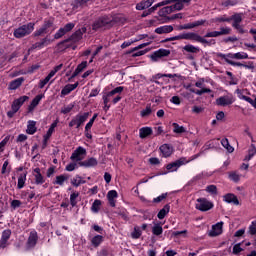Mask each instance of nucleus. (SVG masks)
<instances>
[{
    "instance_id": "obj_1",
    "label": "nucleus",
    "mask_w": 256,
    "mask_h": 256,
    "mask_svg": "<svg viewBox=\"0 0 256 256\" xmlns=\"http://www.w3.org/2000/svg\"><path fill=\"white\" fill-rule=\"evenodd\" d=\"M189 3H191V0H177V3L172 6L163 7L158 12L159 17H162L161 19H158V21H161V23H169L171 18L167 15H171L173 11H181L183 7L189 5Z\"/></svg>"
},
{
    "instance_id": "obj_2",
    "label": "nucleus",
    "mask_w": 256,
    "mask_h": 256,
    "mask_svg": "<svg viewBox=\"0 0 256 256\" xmlns=\"http://www.w3.org/2000/svg\"><path fill=\"white\" fill-rule=\"evenodd\" d=\"M181 39L196 41L197 43H201L202 45H204V47H211L212 45H216L217 43L215 39L207 40L205 38H202L201 35L193 32L183 33V34H179L177 36L171 37L172 41H181Z\"/></svg>"
},
{
    "instance_id": "obj_3",
    "label": "nucleus",
    "mask_w": 256,
    "mask_h": 256,
    "mask_svg": "<svg viewBox=\"0 0 256 256\" xmlns=\"http://www.w3.org/2000/svg\"><path fill=\"white\" fill-rule=\"evenodd\" d=\"M32 31H35V23L30 22L27 24H23L18 28H15L13 32V36L16 39H23V37H27L28 35H31Z\"/></svg>"
},
{
    "instance_id": "obj_4",
    "label": "nucleus",
    "mask_w": 256,
    "mask_h": 256,
    "mask_svg": "<svg viewBox=\"0 0 256 256\" xmlns=\"http://www.w3.org/2000/svg\"><path fill=\"white\" fill-rule=\"evenodd\" d=\"M198 157H201V153L191 156V158L189 160H187V158L182 157V158L168 164L166 166V169H167V171H169V173H173L174 171H177L179 169V167H181L183 165H187V163H191V161H195V159H198Z\"/></svg>"
},
{
    "instance_id": "obj_5",
    "label": "nucleus",
    "mask_w": 256,
    "mask_h": 256,
    "mask_svg": "<svg viewBox=\"0 0 256 256\" xmlns=\"http://www.w3.org/2000/svg\"><path fill=\"white\" fill-rule=\"evenodd\" d=\"M87 33V28L82 27L81 29L77 30L74 34H72L68 39L60 42L58 45L59 47H65L67 48L68 46H65V43H77L78 41H81L83 39V34Z\"/></svg>"
},
{
    "instance_id": "obj_6",
    "label": "nucleus",
    "mask_w": 256,
    "mask_h": 256,
    "mask_svg": "<svg viewBox=\"0 0 256 256\" xmlns=\"http://www.w3.org/2000/svg\"><path fill=\"white\" fill-rule=\"evenodd\" d=\"M89 112H84L82 114H77L72 120L69 122V127H75L76 129H79L85 121L89 119Z\"/></svg>"
},
{
    "instance_id": "obj_7",
    "label": "nucleus",
    "mask_w": 256,
    "mask_h": 256,
    "mask_svg": "<svg viewBox=\"0 0 256 256\" xmlns=\"http://www.w3.org/2000/svg\"><path fill=\"white\" fill-rule=\"evenodd\" d=\"M233 103H235V97L233 94L220 96L216 99V105H218V107H229V105H233Z\"/></svg>"
},
{
    "instance_id": "obj_8",
    "label": "nucleus",
    "mask_w": 256,
    "mask_h": 256,
    "mask_svg": "<svg viewBox=\"0 0 256 256\" xmlns=\"http://www.w3.org/2000/svg\"><path fill=\"white\" fill-rule=\"evenodd\" d=\"M85 155H87V150L81 146H79L71 155V161L75 163H83L85 159Z\"/></svg>"
},
{
    "instance_id": "obj_9",
    "label": "nucleus",
    "mask_w": 256,
    "mask_h": 256,
    "mask_svg": "<svg viewBox=\"0 0 256 256\" xmlns=\"http://www.w3.org/2000/svg\"><path fill=\"white\" fill-rule=\"evenodd\" d=\"M195 208L198 209V211H210V209H213V204L206 198H198Z\"/></svg>"
},
{
    "instance_id": "obj_10",
    "label": "nucleus",
    "mask_w": 256,
    "mask_h": 256,
    "mask_svg": "<svg viewBox=\"0 0 256 256\" xmlns=\"http://www.w3.org/2000/svg\"><path fill=\"white\" fill-rule=\"evenodd\" d=\"M124 90H125V87H123V86H118V87L114 88L113 90H111L110 92L105 93V94L102 96L104 105H107V103H110V102H111V98H112L114 95H121V93H123Z\"/></svg>"
},
{
    "instance_id": "obj_11",
    "label": "nucleus",
    "mask_w": 256,
    "mask_h": 256,
    "mask_svg": "<svg viewBox=\"0 0 256 256\" xmlns=\"http://www.w3.org/2000/svg\"><path fill=\"white\" fill-rule=\"evenodd\" d=\"M110 23H111V19H109V17H107V16L100 17L93 22L92 30L99 31V29H103V27L110 25Z\"/></svg>"
},
{
    "instance_id": "obj_12",
    "label": "nucleus",
    "mask_w": 256,
    "mask_h": 256,
    "mask_svg": "<svg viewBox=\"0 0 256 256\" xmlns=\"http://www.w3.org/2000/svg\"><path fill=\"white\" fill-rule=\"evenodd\" d=\"M53 27V21L45 20L44 24L34 32V37H41V35H47L49 29Z\"/></svg>"
},
{
    "instance_id": "obj_13",
    "label": "nucleus",
    "mask_w": 256,
    "mask_h": 256,
    "mask_svg": "<svg viewBox=\"0 0 256 256\" xmlns=\"http://www.w3.org/2000/svg\"><path fill=\"white\" fill-rule=\"evenodd\" d=\"M61 69H63V64H60L58 66H56L47 76L45 79L40 80L39 83V88L43 89V87H45L47 85V83H49V81H51L52 77H55L56 73H58V71H61Z\"/></svg>"
},
{
    "instance_id": "obj_14",
    "label": "nucleus",
    "mask_w": 256,
    "mask_h": 256,
    "mask_svg": "<svg viewBox=\"0 0 256 256\" xmlns=\"http://www.w3.org/2000/svg\"><path fill=\"white\" fill-rule=\"evenodd\" d=\"M220 57L224 59V61H227V59H249V55L245 52H238V53H229V54H221Z\"/></svg>"
},
{
    "instance_id": "obj_15",
    "label": "nucleus",
    "mask_w": 256,
    "mask_h": 256,
    "mask_svg": "<svg viewBox=\"0 0 256 256\" xmlns=\"http://www.w3.org/2000/svg\"><path fill=\"white\" fill-rule=\"evenodd\" d=\"M169 55H171V50L168 49H159L155 52H153V54L150 56V58L152 59V61H159V59H162V57H169Z\"/></svg>"
},
{
    "instance_id": "obj_16",
    "label": "nucleus",
    "mask_w": 256,
    "mask_h": 256,
    "mask_svg": "<svg viewBox=\"0 0 256 256\" xmlns=\"http://www.w3.org/2000/svg\"><path fill=\"white\" fill-rule=\"evenodd\" d=\"M58 123H59V120H56L55 122H53L50 128L48 129L46 135H44L42 149H45L47 147V141L51 139V136L53 135V132L55 131V127H57Z\"/></svg>"
},
{
    "instance_id": "obj_17",
    "label": "nucleus",
    "mask_w": 256,
    "mask_h": 256,
    "mask_svg": "<svg viewBox=\"0 0 256 256\" xmlns=\"http://www.w3.org/2000/svg\"><path fill=\"white\" fill-rule=\"evenodd\" d=\"M33 177L35 185H43V183H45V177H43V174H41L40 168L34 169Z\"/></svg>"
},
{
    "instance_id": "obj_18",
    "label": "nucleus",
    "mask_w": 256,
    "mask_h": 256,
    "mask_svg": "<svg viewBox=\"0 0 256 256\" xmlns=\"http://www.w3.org/2000/svg\"><path fill=\"white\" fill-rule=\"evenodd\" d=\"M223 233V222H218L212 226V230L210 231V237H217Z\"/></svg>"
},
{
    "instance_id": "obj_19",
    "label": "nucleus",
    "mask_w": 256,
    "mask_h": 256,
    "mask_svg": "<svg viewBox=\"0 0 256 256\" xmlns=\"http://www.w3.org/2000/svg\"><path fill=\"white\" fill-rule=\"evenodd\" d=\"M24 82H25V78L23 77L17 78L9 83L8 89L10 91H16V89H19V87H21V85H23Z\"/></svg>"
},
{
    "instance_id": "obj_20",
    "label": "nucleus",
    "mask_w": 256,
    "mask_h": 256,
    "mask_svg": "<svg viewBox=\"0 0 256 256\" xmlns=\"http://www.w3.org/2000/svg\"><path fill=\"white\" fill-rule=\"evenodd\" d=\"M98 164L99 162L97 161V158H93V157L78 163L80 167H86V168L97 167Z\"/></svg>"
},
{
    "instance_id": "obj_21",
    "label": "nucleus",
    "mask_w": 256,
    "mask_h": 256,
    "mask_svg": "<svg viewBox=\"0 0 256 256\" xmlns=\"http://www.w3.org/2000/svg\"><path fill=\"white\" fill-rule=\"evenodd\" d=\"M11 237V230L7 229L2 232V237L0 240V247L2 249H5L7 247V242L9 241Z\"/></svg>"
},
{
    "instance_id": "obj_22",
    "label": "nucleus",
    "mask_w": 256,
    "mask_h": 256,
    "mask_svg": "<svg viewBox=\"0 0 256 256\" xmlns=\"http://www.w3.org/2000/svg\"><path fill=\"white\" fill-rule=\"evenodd\" d=\"M155 3V0H143L140 3L136 4L137 11H143L144 9H149L151 5Z\"/></svg>"
},
{
    "instance_id": "obj_23",
    "label": "nucleus",
    "mask_w": 256,
    "mask_h": 256,
    "mask_svg": "<svg viewBox=\"0 0 256 256\" xmlns=\"http://www.w3.org/2000/svg\"><path fill=\"white\" fill-rule=\"evenodd\" d=\"M160 151L163 157H171V155H173V147L169 144H163L160 146Z\"/></svg>"
},
{
    "instance_id": "obj_24",
    "label": "nucleus",
    "mask_w": 256,
    "mask_h": 256,
    "mask_svg": "<svg viewBox=\"0 0 256 256\" xmlns=\"http://www.w3.org/2000/svg\"><path fill=\"white\" fill-rule=\"evenodd\" d=\"M38 239H39V236H37V232H31L28 237V241H27L28 247L30 249H33V247H35V245H37Z\"/></svg>"
},
{
    "instance_id": "obj_25",
    "label": "nucleus",
    "mask_w": 256,
    "mask_h": 256,
    "mask_svg": "<svg viewBox=\"0 0 256 256\" xmlns=\"http://www.w3.org/2000/svg\"><path fill=\"white\" fill-rule=\"evenodd\" d=\"M66 181H69V175L61 174L56 176L55 181L53 182V185H59L60 187H63Z\"/></svg>"
},
{
    "instance_id": "obj_26",
    "label": "nucleus",
    "mask_w": 256,
    "mask_h": 256,
    "mask_svg": "<svg viewBox=\"0 0 256 256\" xmlns=\"http://www.w3.org/2000/svg\"><path fill=\"white\" fill-rule=\"evenodd\" d=\"M79 87V82H76L74 84H67L62 90L61 95L65 97V95H69L71 91H75V88Z\"/></svg>"
},
{
    "instance_id": "obj_27",
    "label": "nucleus",
    "mask_w": 256,
    "mask_h": 256,
    "mask_svg": "<svg viewBox=\"0 0 256 256\" xmlns=\"http://www.w3.org/2000/svg\"><path fill=\"white\" fill-rule=\"evenodd\" d=\"M225 203H233V205H239V199L235 194L228 193L223 197Z\"/></svg>"
},
{
    "instance_id": "obj_28",
    "label": "nucleus",
    "mask_w": 256,
    "mask_h": 256,
    "mask_svg": "<svg viewBox=\"0 0 256 256\" xmlns=\"http://www.w3.org/2000/svg\"><path fill=\"white\" fill-rule=\"evenodd\" d=\"M172 31H173V26L172 25L160 26V27L155 29V33H157L158 35L171 33Z\"/></svg>"
},
{
    "instance_id": "obj_29",
    "label": "nucleus",
    "mask_w": 256,
    "mask_h": 256,
    "mask_svg": "<svg viewBox=\"0 0 256 256\" xmlns=\"http://www.w3.org/2000/svg\"><path fill=\"white\" fill-rule=\"evenodd\" d=\"M25 101H29V96H21L18 99L14 100L12 103V107H16L17 110L19 111V109H21Z\"/></svg>"
},
{
    "instance_id": "obj_30",
    "label": "nucleus",
    "mask_w": 256,
    "mask_h": 256,
    "mask_svg": "<svg viewBox=\"0 0 256 256\" xmlns=\"http://www.w3.org/2000/svg\"><path fill=\"white\" fill-rule=\"evenodd\" d=\"M149 135H153V129L151 127H142L139 130L140 139H145L149 137Z\"/></svg>"
},
{
    "instance_id": "obj_31",
    "label": "nucleus",
    "mask_w": 256,
    "mask_h": 256,
    "mask_svg": "<svg viewBox=\"0 0 256 256\" xmlns=\"http://www.w3.org/2000/svg\"><path fill=\"white\" fill-rule=\"evenodd\" d=\"M37 122L33 121V120H29L28 121V125H27V130L26 133H28V135H35V133H37Z\"/></svg>"
},
{
    "instance_id": "obj_32",
    "label": "nucleus",
    "mask_w": 256,
    "mask_h": 256,
    "mask_svg": "<svg viewBox=\"0 0 256 256\" xmlns=\"http://www.w3.org/2000/svg\"><path fill=\"white\" fill-rule=\"evenodd\" d=\"M71 185H73V187H79L80 185H85V183H87L85 180H83V178L79 175H76L75 177H73L71 179Z\"/></svg>"
},
{
    "instance_id": "obj_33",
    "label": "nucleus",
    "mask_w": 256,
    "mask_h": 256,
    "mask_svg": "<svg viewBox=\"0 0 256 256\" xmlns=\"http://www.w3.org/2000/svg\"><path fill=\"white\" fill-rule=\"evenodd\" d=\"M27 181V172H23L18 177L17 189H23L25 182Z\"/></svg>"
},
{
    "instance_id": "obj_34",
    "label": "nucleus",
    "mask_w": 256,
    "mask_h": 256,
    "mask_svg": "<svg viewBox=\"0 0 256 256\" xmlns=\"http://www.w3.org/2000/svg\"><path fill=\"white\" fill-rule=\"evenodd\" d=\"M44 95L43 94H40V95H37L33 100L32 102L30 103L28 109L29 111H33V109H35V107H37V105H39V103H41V99H43Z\"/></svg>"
},
{
    "instance_id": "obj_35",
    "label": "nucleus",
    "mask_w": 256,
    "mask_h": 256,
    "mask_svg": "<svg viewBox=\"0 0 256 256\" xmlns=\"http://www.w3.org/2000/svg\"><path fill=\"white\" fill-rule=\"evenodd\" d=\"M49 45V39L43 38L40 42H36L32 45L31 49H43Z\"/></svg>"
},
{
    "instance_id": "obj_36",
    "label": "nucleus",
    "mask_w": 256,
    "mask_h": 256,
    "mask_svg": "<svg viewBox=\"0 0 256 256\" xmlns=\"http://www.w3.org/2000/svg\"><path fill=\"white\" fill-rule=\"evenodd\" d=\"M255 155H256L255 144H251L250 148L248 149V155L245 156L244 161H251V159H253Z\"/></svg>"
},
{
    "instance_id": "obj_37",
    "label": "nucleus",
    "mask_w": 256,
    "mask_h": 256,
    "mask_svg": "<svg viewBox=\"0 0 256 256\" xmlns=\"http://www.w3.org/2000/svg\"><path fill=\"white\" fill-rule=\"evenodd\" d=\"M221 145L228 151V153H233V151H235V148L229 144V139L227 138L221 140Z\"/></svg>"
},
{
    "instance_id": "obj_38",
    "label": "nucleus",
    "mask_w": 256,
    "mask_h": 256,
    "mask_svg": "<svg viewBox=\"0 0 256 256\" xmlns=\"http://www.w3.org/2000/svg\"><path fill=\"white\" fill-rule=\"evenodd\" d=\"M103 243V236L102 235H96L91 239V245L93 247H99Z\"/></svg>"
},
{
    "instance_id": "obj_39",
    "label": "nucleus",
    "mask_w": 256,
    "mask_h": 256,
    "mask_svg": "<svg viewBox=\"0 0 256 256\" xmlns=\"http://www.w3.org/2000/svg\"><path fill=\"white\" fill-rule=\"evenodd\" d=\"M170 206L166 204L159 212H158V219H165L166 215L169 213Z\"/></svg>"
},
{
    "instance_id": "obj_40",
    "label": "nucleus",
    "mask_w": 256,
    "mask_h": 256,
    "mask_svg": "<svg viewBox=\"0 0 256 256\" xmlns=\"http://www.w3.org/2000/svg\"><path fill=\"white\" fill-rule=\"evenodd\" d=\"M100 209H101V200L96 199L91 206V211L92 213H97L98 211H100Z\"/></svg>"
},
{
    "instance_id": "obj_41",
    "label": "nucleus",
    "mask_w": 256,
    "mask_h": 256,
    "mask_svg": "<svg viewBox=\"0 0 256 256\" xmlns=\"http://www.w3.org/2000/svg\"><path fill=\"white\" fill-rule=\"evenodd\" d=\"M153 235H156V237H159V235H163V227H161L159 224H155L152 228Z\"/></svg>"
},
{
    "instance_id": "obj_42",
    "label": "nucleus",
    "mask_w": 256,
    "mask_h": 256,
    "mask_svg": "<svg viewBox=\"0 0 256 256\" xmlns=\"http://www.w3.org/2000/svg\"><path fill=\"white\" fill-rule=\"evenodd\" d=\"M183 49L184 51H187V53H199V47H195L191 44L185 45Z\"/></svg>"
},
{
    "instance_id": "obj_43",
    "label": "nucleus",
    "mask_w": 256,
    "mask_h": 256,
    "mask_svg": "<svg viewBox=\"0 0 256 256\" xmlns=\"http://www.w3.org/2000/svg\"><path fill=\"white\" fill-rule=\"evenodd\" d=\"M172 126H173V131H174V133L181 134V133H186V132H187V130L185 129V127L180 126V125L177 124V123H173Z\"/></svg>"
},
{
    "instance_id": "obj_44",
    "label": "nucleus",
    "mask_w": 256,
    "mask_h": 256,
    "mask_svg": "<svg viewBox=\"0 0 256 256\" xmlns=\"http://www.w3.org/2000/svg\"><path fill=\"white\" fill-rule=\"evenodd\" d=\"M203 177H209V174L207 172L199 173L192 178L190 183H195V181H201V179H203Z\"/></svg>"
},
{
    "instance_id": "obj_45",
    "label": "nucleus",
    "mask_w": 256,
    "mask_h": 256,
    "mask_svg": "<svg viewBox=\"0 0 256 256\" xmlns=\"http://www.w3.org/2000/svg\"><path fill=\"white\" fill-rule=\"evenodd\" d=\"M98 114H94L93 117L89 120V122L85 126V131H91V127H93V124L95 123V119H97Z\"/></svg>"
},
{
    "instance_id": "obj_46",
    "label": "nucleus",
    "mask_w": 256,
    "mask_h": 256,
    "mask_svg": "<svg viewBox=\"0 0 256 256\" xmlns=\"http://www.w3.org/2000/svg\"><path fill=\"white\" fill-rule=\"evenodd\" d=\"M163 77H168V79H174V77H177V74H161L158 73L152 77V79H161Z\"/></svg>"
},
{
    "instance_id": "obj_47",
    "label": "nucleus",
    "mask_w": 256,
    "mask_h": 256,
    "mask_svg": "<svg viewBox=\"0 0 256 256\" xmlns=\"http://www.w3.org/2000/svg\"><path fill=\"white\" fill-rule=\"evenodd\" d=\"M11 173V166H9V160H6L2 165L1 173L5 175L6 173Z\"/></svg>"
},
{
    "instance_id": "obj_48",
    "label": "nucleus",
    "mask_w": 256,
    "mask_h": 256,
    "mask_svg": "<svg viewBox=\"0 0 256 256\" xmlns=\"http://www.w3.org/2000/svg\"><path fill=\"white\" fill-rule=\"evenodd\" d=\"M77 197H79V193L78 192H73L70 195V204L72 205V207H76L77 206Z\"/></svg>"
},
{
    "instance_id": "obj_49",
    "label": "nucleus",
    "mask_w": 256,
    "mask_h": 256,
    "mask_svg": "<svg viewBox=\"0 0 256 256\" xmlns=\"http://www.w3.org/2000/svg\"><path fill=\"white\" fill-rule=\"evenodd\" d=\"M219 37L221 35H231V28L230 27H220V31H218Z\"/></svg>"
},
{
    "instance_id": "obj_50",
    "label": "nucleus",
    "mask_w": 256,
    "mask_h": 256,
    "mask_svg": "<svg viewBox=\"0 0 256 256\" xmlns=\"http://www.w3.org/2000/svg\"><path fill=\"white\" fill-rule=\"evenodd\" d=\"M207 193H210L211 195H217V186L215 185H208L205 189Z\"/></svg>"
},
{
    "instance_id": "obj_51",
    "label": "nucleus",
    "mask_w": 256,
    "mask_h": 256,
    "mask_svg": "<svg viewBox=\"0 0 256 256\" xmlns=\"http://www.w3.org/2000/svg\"><path fill=\"white\" fill-rule=\"evenodd\" d=\"M153 113L151 106H147L144 110L140 112L141 117H149Z\"/></svg>"
},
{
    "instance_id": "obj_52",
    "label": "nucleus",
    "mask_w": 256,
    "mask_h": 256,
    "mask_svg": "<svg viewBox=\"0 0 256 256\" xmlns=\"http://www.w3.org/2000/svg\"><path fill=\"white\" fill-rule=\"evenodd\" d=\"M237 0H226L222 2V7H234V5H237Z\"/></svg>"
},
{
    "instance_id": "obj_53",
    "label": "nucleus",
    "mask_w": 256,
    "mask_h": 256,
    "mask_svg": "<svg viewBox=\"0 0 256 256\" xmlns=\"http://www.w3.org/2000/svg\"><path fill=\"white\" fill-rule=\"evenodd\" d=\"M213 37H219V31H211V32H207L204 37H202V39H209V38H213Z\"/></svg>"
},
{
    "instance_id": "obj_54",
    "label": "nucleus",
    "mask_w": 256,
    "mask_h": 256,
    "mask_svg": "<svg viewBox=\"0 0 256 256\" xmlns=\"http://www.w3.org/2000/svg\"><path fill=\"white\" fill-rule=\"evenodd\" d=\"M249 235H256V221H252L248 228Z\"/></svg>"
},
{
    "instance_id": "obj_55",
    "label": "nucleus",
    "mask_w": 256,
    "mask_h": 256,
    "mask_svg": "<svg viewBox=\"0 0 256 256\" xmlns=\"http://www.w3.org/2000/svg\"><path fill=\"white\" fill-rule=\"evenodd\" d=\"M64 35H67V32L64 30V28H60L55 34L54 39H61Z\"/></svg>"
},
{
    "instance_id": "obj_56",
    "label": "nucleus",
    "mask_w": 256,
    "mask_h": 256,
    "mask_svg": "<svg viewBox=\"0 0 256 256\" xmlns=\"http://www.w3.org/2000/svg\"><path fill=\"white\" fill-rule=\"evenodd\" d=\"M73 107H75V105L69 104L61 109V113H63V115H67V113H71V111H73Z\"/></svg>"
},
{
    "instance_id": "obj_57",
    "label": "nucleus",
    "mask_w": 256,
    "mask_h": 256,
    "mask_svg": "<svg viewBox=\"0 0 256 256\" xmlns=\"http://www.w3.org/2000/svg\"><path fill=\"white\" fill-rule=\"evenodd\" d=\"M229 179L231 181H234V183H237V182H239V179H241V176H239V174H237L236 172H231L229 174Z\"/></svg>"
},
{
    "instance_id": "obj_58",
    "label": "nucleus",
    "mask_w": 256,
    "mask_h": 256,
    "mask_svg": "<svg viewBox=\"0 0 256 256\" xmlns=\"http://www.w3.org/2000/svg\"><path fill=\"white\" fill-rule=\"evenodd\" d=\"M131 235L132 239H139V237H141V229L139 227H135Z\"/></svg>"
},
{
    "instance_id": "obj_59",
    "label": "nucleus",
    "mask_w": 256,
    "mask_h": 256,
    "mask_svg": "<svg viewBox=\"0 0 256 256\" xmlns=\"http://www.w3.org/2000/svg\"><path fill=\"white\" fill-rule=\"evenodd\" d=\"M65 32L66 33H69V31H73V29L75 28V23L73 22H70V23H67L64 27Z\"/></svg>"
},
{
    "instance_id": "obj_60",
    "label": "nucleus",
    "mask_w": 256,
    "mask_h": 256,
    "mask_svg": "<svg viewBox=\"0 0 256 256\" xmlns=\"http://www.w3.org/2000/svg\"><path fill=\"white\" fill-rule=\"evenodd\" d=\"M118 194L115 190H110L107 194V199H117Z\"/></svg>"
},
{
    "instance_id": "obj_61",
    "label": "nucleus",
    "mask_w": 256,
    "mask_h": 256,
    "mask_svg": "<svg viewBox=\"0 0 256 256\" xmlns=\"http://www.w3.org/2000/svg\"><path fill=\"white\" fill-rule=\"evenodd\" d=\"M163 199H167V193H164L156 198L153 199V203H161Z\"/></svg>"
},
{
    "instance_id": "obj_62",
    "label": "nucleus",
    "mask_w": 256,
    "mask_h": 256,
    "mask_svg": "<svg viewBox=\"0 0 256 256\" xmlns=\"http://www.w3.org/2000/svg\"><path fill=\"white\" fill-rule=\"evenodd\" d=\"M11 109L12 110L7 112V117H9L10 119L15 116V113H17V111H19L15 106H12Z\"/></svg>"
},
{
    "instance_id": "obj_63",
    "label": "nucleus",
    "mask_w": 256,
    "mask_h": 256,
    "mask_svg": "<svg viewBox=\"0 0 256 256\" xmlns=\"http://www.w3.org/2000/svg\"><path fill=\"white\" fill-rule=\"evenodd\" d=\"M65 169L70 172L75 171L77 169V163L76 162L70 163V164L66 165Z\"/></svg>"
},
{
    "instance_id": "obj_64",
    "label": "nucleus",
    "mask_w": 256,
    "mask_h": 256,
    "mask_svg": "<svg viewBox=\"0 0 256 256\" xmlns=\"http://www.w3.org/2000/svg\"><path fill=\"white\" fill-rule=\"evenodd\" d=\"M87 67V61H83L81 64H79L76 68V70L79 73H82V71Z\"/></svg>"
}]
</instances>
